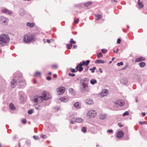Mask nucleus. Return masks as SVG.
<instances>
[{
    "instance_id": "obj_1",
    "label": "nucleus",
    "mask_w": 147,
    "mask_h": 147,
    "mask_svg": "<svg viewBox=\"0 0 147 147\" xmlns=\"http://www.w3.org/2000/svg\"><path fill=\"white\" fill-rule=\"evenodd\" d=\"M26 84L25 80L23 79L22 74L20 73L14 76L11 82V86L13 88L17 85L19 88H23Z\"/></svg>"
},
{
    "instance_id": "obj_2",
    "label": "nucleus",
    "mask_w": 147,
    "mask_h": 147,
    "mask_svg": "<svg viewBox=\"0 0 147 147\" xmlns=\"http://www.w3.org/2000/svg\"><path fill=\"white\" fill-rule=\"evenodd\" d=\"M10 40V38L8 35L3 34L0 35V47L7 45Z\"/></svg>"
},
{
    "instance_id": "obj_3",
    "label": "nucleus",
    "mask_w": 147,
    "mask_h": 147,
    "mask_svg": "<svg viewBox=\"0 0 147 147\" xmlns=\"http://www.w3.org/2000/svg\"><path fill=\"white\" fill-rule=\"evenodd\" d=\"M88 80L87 78H84L80 80L81 84L80 86V90L82 92H88L89 89L88 85Z\"/></svg>"
},
{
    "instance_id": "obj_4",
    "label": "nucleus",
    "mask_w": 147,
    "mask_h": 147,
    "mask_svg": "<svg viewBox=\"0 0 147 147\" xmlns=\"http://www.w3.org/2000/svg\"><path fill=\"white\" fill-rule=\"evenodd\" d=\"M36 40L35 35L33 34H30L25 35L24 37L23 41L26 43H28L33 42Z\"/></svg>"
},
{
    "instance_id": "obj_5",
    "label": "nucleus",
    "mask_w": 147,
    "mask_h": 147,
    "mask_svg": "<svg viewBox=\"0 0 147 147\" xmlns=\"http://www.w3.org/2000/svg\"><path fill=\"white\" fill-rule=\"evenodd\" d=\"M51 95L50 94H47L46 93H43L42 96H40V98L41 101L44 100H48L51 98Z\"/></svg>"
},
{
    "instance_id": "obj_6",
    "label": "nucleus",
    "mask_w": 147,
    "mask_h": 147,
    "mask_svg": "<svg viewBox=\"0 0 147 147\" xmlns=\"http://www.w3.org/2000/svg\"><path fill=\"white\" fill-rule=\"evenodd\" d=\"M9 21V20L7 18L3 16H0V23L3 25H7Z\"/></svg>"
},
{
    "instance_id": "obj_7",
    "label": "nucleus",
    "mask_w": 147,
    "mask_h": 147,
    "mask_svg": "<svg viewBox=\"0 0 147 147\" xmlns=\"http://www.w3.org/2000/svg\"><path fill=\"white\" fill-rule=\"evenodd\" d=\"M96 115V112L94 110L90 111L87 113V116L91 118L95 117Z\"/></svg>"
},
{
    "instance_id": "obj_8",
    "label": "nucleus",
    "mask_w": 147,
    "mask_h": 147,
    "mask_svg": "<svg viewBox=\"0 0 147 147\" xmlns=\"http://www.w3.org/2000/svg\"><path fill=\"white\" fill-rule=\"evenodd\" d=\"M76 117L73 115H70L69 118V120L70 124H74L76 123Z\"/></svg>"
},
{
    "instance_id": "obj_9",
    "label": "nucleus",
    "mask_w": 147,
    "mask_h": 147,
    "mask_svg": "<svg viewBox=\"0 0 147 147\" xmlns=\"http://www.w3.org/2000/svg\"><path fill=\"white\" fill-rule=\"evenodd\" d=\"M70 44H67L66 45V46L67 47V48L68 49H70L72 47L73 44H76V42L73 40L72 38L71 39L70 41Z\"/></svg>"
},
{
    "instance_id": "obj_10",
    "label": "nucleus",
    "mask_w": 147,
    "mask_h": 147,
    "mask_svg": "<svg viewBox=\"0 0 147 147\" xmlns=\"http://www.w3.org/2000/svg\"><path fill=\"white\" fill-rule=\"evenodd\" d=\"M115 104L118 105L120 107L123 106L124 104V102L122 100H117L115 102Z\"/></svg>"
},
{
    "instance_id": "obj_11",
    "label": "nucleus",
    "mask_w": 147,
    "mask_h": 147,
    "mask_svg": "<svg viewBox=\"0 0 147 147\" xmlns=\"http://www.w3.org/2000/svg\"><path fill=\"white\" fill-rule=\"evenodd\" d=\"M124 134V133L121 131H118L117 134L116 136L118 138H121L123 137Z\"/></svg>"
},
{
    "instance_id": "obj_12",
    "label": "nucleus",
    "mask_w": 147,
    "mask_h": 147,
    "mask_svg": "<svg viewBox=\"0 0 147 147\" xmlns=\"http://www.w3.org/2000/svg\"><path fill=\"white\" fill-rule=\"evenodd\" d=\"M108 91L107 90H102V92L100 93L101 96L103 97L107 95Z\"/></svg>"
},
{
    "instance_id": "obj_13",
    "label": "nucleus",
    "mask_w": 147,
    "mask_h": 147,
    "mask_svg": "<svg viewBox=\"0 0 147 147\" xmlns=\"http://www.w3.org/2000/svg\"><path fill=\"white\" fill-rule=\"evenodd\" d=\"M26 11L23 8H20L18 11V13L19 15L22 16H23L26 14Z\"/></svg>"
},
{
    "instance_id": "obj_14",
    "label": "nucleus",
    "mask_w": 147,
    "mask_h": 147,
    "mask_svg": "<svg viewBox=\"0 0 147 147\" xmlns=\"http://www.w3.org/2000/svg\"><path fill=\"white\" fill-rule=\"evenodd\" d=\"M145 59H146L144 57L142 56H140L136 58L135 59V62H140L142 61H144Z\"/></svg>"
},
{
    "instance_id": "obj_15",
    "label": "nucleus",
    "mask_w": 147,
    "mask_h": 147,
    "mask_svg": "<svg viewBox=\"0 0 147 147\" xmlns=\"http://www.w3.org/2000/svg\"><path fill=\"white\" fill-rule=\"evenodd\" d=\"M121 84H125L128 82V81L127 78H123L120 80Z\"/></svg>"
},
{
    "instance_id": "obj_16",
    "label": "nucleus",
    "mask_w": 147,
    "mask_h": 147,
    "mask_svg": "<svg viewBox=\"0 0 147 147\" xmlns=\"http://www.w3.org/2000/svg\"><path fill=\"white\" fill-rule=\"evenodd\" d=\"M1 11L2 12L8 14H10L11 13V11L10 10H7L6 9H3Z\"/></svg>"
},
{
    "instance_id": "obj_17",
    "label": "nucleus",
    "mask_w": 147,
    "mask_h": 147,
    "mask_svg": "<svg viewBox=\"0 0 147 147\" xmlns=\"http://www.w3.org/2000/svg\"><path fill=\"white\" fill-rule=\"evenodd\" d=\"M90 62V60H87L86 61H83L81 63L82 66H87L89 65Z\"/></svg>"
},
{
    "instance_id": "obj_18",
    "label": "nucleus",
    "mask_w": 147,
    "mask_h": 147,
    "mask_svg": "<svg viewBox=\"0 0 147 147\" xmlns=\"http://www.w3.org/2000/svg\"><path fill=\"white\" fill-rule=\"evenodd\" d=\"M59 100L63 102H66L69 100V98L67 97H63L60 98Z\"/></svg>"
},
{
    "instance_id": "obj_19",
    "label": "nucleus",
    "mask_w": 147,
    "mask_h": 147,
    "mask_svg": "<svg viewBox=\"0 0 147 147\" xmlns=\"http://www.w3.org/2000/svg\"><path fill=\"white\" fill-rule=\"evenodd\" d=\"M65 88L63 87H61L59 88L58 91L60 92L59 94L63 93L65 92Z\"/></svg>"
},
{
    "instance_id": "obj_20",
    "label": "nucleus",
    "mask_w": 147,
    "mask_h": 147,
    "mask_svg": "<svg viewBox=\"0 0 147 147\" xmlns=\"http://www.w3.org/2000/svg\"><path fill=\"white\" fill-rule=\"evenodd\" d=\"M40 97V96H38L37 97L35 98H34V102L35 103H40L42 101H41L40 99L39 98Z\"/></svg>"
},
{
    "instance_id": "obj_21",
    "label": "nucleus",
    "mask_w": 147,
    "mask_h": 147,
    "mask_svg": "<svg viewBox=\"0 0 147 147\" xmlns=\"http://www.w3.org/2000/svg\"><path fill=\"white\" fill-rule=\"evenodd\" d=\"M106 62L105 61L100 59H97L95 61V63H104Z\"/></svg>"
},
{
    "instance_id": "obj_22",
    "label": "nucleus",
    "mask_w": 147,
    "mask_h": 147,
    "mask_svg": "<svg viewBox=\"0 0 147 147\" xmlns=\"http://www.w3.org/2000/svg\"><path fill=\"white\" fill-rule=\"evenodd\" d=\"M92 1H88L84 3V5L85 7H88L92 5Z\"/></svg>"
},
{
    "instance_id": "obj_23",
    "label": "nucleus",
    "mask_w": 147,
    "mask_h": 147,
    "mask_svg": "<svg viewBox=\"0 0 147 147\" xmlns=\"http://www.w3.org/2000/svg\"><path fill=\"white\" fill-rule=\"evenodd\" d=\"M95 16L96 18V19L97 20H99L102 18V15L99 14H97L95 15Z\"/></svg>"
},
{
    "instance_id": "obj_24",
    "label": "nucleus",
    "mask_w": 147,
    "mask_h": 147,
    "mask_svg": "<svg viewBox=\"0 0 147 147\" xmlns=\"http://www.w3.org/2000/svg\"><path fill=\"white\" fill-rule=\"evenodd\" d=\"M86 103L88 105H91L93 103V101L92 99H87L86 102Z\"/></svg>"
},
{
    "instance_id": "obj_25",
    "label": "nucleus",
    "mask_w": 147,
    "mask_h": 147,
    "mask_svg": "<svg viewBox=\"0 0 147 147\" xmlns=\"http://www.w3.org/2000/svg\"><path fill=\"white\" fill-rule=\"evenodd\" d=\"M76 123H81L83 122L84 120L81 118L80 117H76Z\"/></svg>"
},
{
    "instance_id": "obj_26",
    "label": "nucleus",
    "mask_w": 147,
    "mask_h": 147,
    "mask_svg": "<svg viewBox=\"0 0 147 147\" xmlns=\"http://www.w3.org/2000/svg\"><path fill=\"white\" fill-rule=\"evenodd\" d=\"M138 4L140 7V8L143 7L144 6V4L142 1H140V0H138Z\"/></svg>"
},
{
    "instance_id": "obj_27",
    "label": "nucleus",
    "mask_w": 147,
    "mask_h": 147,
    "mask_svg": "<svg viewBox=\"0 0 147 147\" xmlns=\"http://www.w3.org/2000/svg\"><path fill=\"white\" fill-rule=\"evenodd\" d=\"M78 65V71L80 72L82 71L83 69V68L82 67V63H79Z\"/></svg>"
},
{
    "instance_id": "obj_28",
    "label": "nucleus",
    "mask_w": 147,
    "mask_h": 147,
    "mask_svg": "<svg viewBox=\"0 0 147 147\" xmlns=\"http://www.w3.org/2000/svg\"><path fill=\"white\" fill-rule=\"evenodd\" d=\"M48 127L49 130H51L52 129L54 130L55 127L54 125L50 124L48 126Z\"/></svg>"
},
{
    "instance_id": "obj_29",
    "label": "nucleus",
    "mask_w": 147,
    "mask_h": 147,
    "mask_svg": "<svg viewBox=\"0 0 147 147\" xmlns=\"http://www.w3.org/2000/svg\"><path fill=\"white\" fill-rule=\"evenodd\" d=\"M74 106L76 108H80L81 105L79 103L77 102L75 103L74 104Z\"/></svg>"
},
{
    "instance_id": "obj_30",
    "label": "nucleus",
    "mask_w": 147,
    "mask_h": 147,
    "mask_svg": "<svg viewBox=\"0 0 147 147\" xmlns=\"http://www.w3.org/2000/svg\"><path fill=\"white\" fill-rule=\"evenodd\" d=\"M146 63L144 62H141L139 63V65L141 67H144L146 65Z\"/></svg>"
},
{
    "instance_id": "obj_31",
    "label": "nucleus",
    "mask_w": 147,
    "mask_h": 147,
    "mask_svg": "<svg viewBox=\"0 0 147 147\" xmlns=\"http://www.w3.org/2000/svg\"><path fill=\"white\" fill-rule=\"evenodd\" d=\"M9 106L10 109L11 110H14L16 109V108L13 103H10Z\"/></svg>"
},
{
    "instance_id": "obj_32",
    "label": "nucleus",
    "mask_w": 147,
    "mask_h": 147,
    "mask_svg": "<svg viewBox=\"0 0 147 147\" xmlns=\"http://www.w3.org/2000/svg\"><path fill=\"white\" fill-rule=\"evenodd\" d=\"M90 83L92 85H94L97 83V80L95 79H92L90 80Z\"/></svg>"
},
{
    "instance_id": "obj_33",
    "label": "nucleus",
    "mask_w": 147,
    "mask_h": 147,
    "mask_svg": "<svg viewBox=\"0 0 147 147\" xmlns=\"http://www.w3.org/2000/svg\"><path fill=\"white\" fill-rule=\"evenodd\" d=\"M107 115L105 114H101L100 116V118L102 119L103 120L107 117Z\"/></svg>"
},
{
    "instance_id": "obj_34",
    "label": "nucleus",
    "mask_w": 147,
    "mask_h": 147,
    "mask_svg": "<svg viewBox=\"0 0 147 147\" xmlns=\"http://www.w3.org/2000/svg\"><path fill=\"white\" fill-rule=\"evenodd\" d=\"M26 25L28 26H30L31 27H32L34 26V24L33 23H30L28 22L27 23Z\"/></svg>"
},
{
    "instance_id": "obj_35",
    "label": "nucleus",
    "mask_w": 147,
    "mask_h": 147,
    "mask_svg": "<svg viewBox=\"0 0 147 147\" xmlns=\"http://www.w3.org/2000/svg\"><path fill=\"white\" fill-rule=\"evenodd\" d=\"M41 76V73L38 71H36L35 72V74L33 75V76H37V77Z\"/></svg>"
},
{
    "instance_id": "obj_36",
    "label": "nucleus",
    "mask_w": 147,
    "mask_h": 147,
    "mask_svg": "<svg viewBox=\"0 0 147 147\" xmlns=\"http://www.w3.org/2000/svg\"><path fill=\"white\" fill-rule=\"evenodd\" d=\"M33 106L35 108L38 110H39L40 109V106L38 105L37 104H35Z\"/></svg>"
},
{
    "instance_id": "obj_37",
    "label": "nucleus",
    "mask_w": 147,
    "mask_h": 147,
    "mask_svg": "<svg viewBox=\"0 0 147 147\" xmlns=\"http://www.w3.org/2000/svg\"><path fill=\"white\" fill-rule=\"evenodd\" d=\"M19 99L20 100V102H23L24 101V98L22 95H19Z\"/></svg>"
},
{
    "instance_id": "obj_38",
    "label": "nucleus",
    "mask_w": 147,
    "mask_h": 147,
    "mask_svg": "<svg viewBox=\"0 0 147 147\" xmlns=\"http://www.w3.org/2000/svg\"><path fill=\"white\" fill-rule=\"evenodd\" d=\"M30 140L27 139L26 142V144L28 146H30Z\"/></svg>"
},
{
    "instance_id": "obj_39",
    "label": "nucleus",
    "mask_w": 147,
    "mask_h": 147,
    "mask_svg": "<svg viewBox=\"0 0 147 147\" xmlns=\"http://www.w3.org/2000/svg\"><path fill=\"white\" fill-rule=\"evenodd\" d=\"M97 57L98 58H100V57L103 56V55L102 53L100 52V53H98L97 54Z\"/></svg>"
},
{
    "instance_id": "obj_40",
    "label": "nucleus",
    "mask_w": 147,
    "mask_h": 147,
    "mask_svg": "<svg viewBox=\"0 0 147 147\" xmlns=\"http://www.w3.org/2000/svg\"><path fill=\"white\" fill-rule=\"evenodd\" d=\"M81 131L84 133H86L87 131L86 128L85 127H83L81 129Z\"/></svg>"
},
{
    "instance_id": "obj_41",
    "label": "nucleus",
    "mask_w": 147,
    "mask_h": 147,
    "mask_svg": "<svg viewBox=\"0 0 147 147\" xmlns=\"http://www.w3.org/2000/svg\"><path fill=\"white\" fill-rule=\"evenodd\" d=\"M96 67H94L92 68H90L89 69L91 71V72L92 73H93L94 72V70L96 69Z\"/></svg>"
},
{
    "instance_id": "obj_42",
    "label": "nucleus",
    "mask_w": 147,
    "mask_h": 147,
    "mask_svg": "<svg viewBox=\"0 0 147 147\" xmlns=\"http://www.w3.org/2000/svg\"><path fill=\"white\" fill-rule=\"evenodd\" d=\"M33 112V109H29L28 111V113L29 115H31L32 114Z\"/></svg>"
},
{
    "instance_id": "obj_43",
    "label": "nucleus",
    "mask_w": 147,
    "mask_h": 147,
    "mask_svg": "<svg viewBox=\"0 0 147 147\" xmlns=\"http://www.w3.org/2000/svg\"><path fill=\"white\" fill-rule=\"evenodd\" d=\"M129 114V113L128 111H126L123 114V116H125L128 115Z\"/></svg>"
},
{
    "instance_id": "obj_44",
    "label": "nucleus",
    "mask_w": 147,
    "mask_h": 147,
    "mask_svg": "<svg viewBox=\"0 0 147 147\" xmlns=\"http://www.w3.org/2000/svg\"><path fill=\"white\" fill-rule=\"evenodd\" d=\"M52 68L53 69H57L58 68L57 65L56 64H53L52 65Z\"/></svg>"
},
{
    "instance_id": "obj_45",
    "label": "nucleus",
    "mask_w": 147,
    "mask_h": 147,
    "mask_svg": "<svg viewBox=\"0 0 147 147\" xmlns=\"http://www.w3.org/2000/svg\"><path fill=\"white\" fill-rule=\"evenodd\" d=\"M101 50L102 52L104 54L107 51V50L105 49H102Z\"/></svg>"
},
{
    "instance_id": "obj_46",
    "label": "nucleus",
    "mask_w": 147,
    "mask_h": 147,
    "mask_svg": "<svg viewBox=\"0 0 147 147\" xmlns=\"http://www.w3.org/2000/svg\"><path fill=\"white\" fill-rule=\"evenodd\" d=\"M123 62H120V63H118L117 64V65L118 66H120L121 65H123Z\"/></svg>"
},
{
    "instance_id": "obj_47",
    "label": "nucleus",
    "mask_w": 147,
    "mask_h": 147,
    "mask_svg": "<svg viewBox=\"0 0 147 147\" xmlns=\"http://www.w3.org/2000/svg\"><path fill=\"white\" fill-rule=\"evenodd\" d=\"M41 137L43 139H45L47 138V136L45 135L41 134Z\"/></svg>"
},
{
    "instance_id": "obj_48",
    "label": "nucleus",
    "mask_w": 147,
    "mask_h": 147,
    "mask_svg": "<svg viewBox=\"0 0 147 147\" xmlns=\"http://www.w3.org/2000/svg\"><path fill=\"white\" fill-rule=\"evenodd\" d=\"M75 75H76L74 74L71 73H69V76H70L74 77V76Z\"/></svg>"
},
{
    "instance_id": "obj_49",
    "label": "nucleus",
    "mask_w": 147,
    "mask_h": 147,
    "mask_svg": "<svg viewBox=\"0 0 147 147\" xmlns=\"http://www.w3.org/2000/svg\"><path fill=\"white\" fill-rule=\"evenodd\" d=\"M22 122L24 124H26V119H23L22 120Z\"/></svg>"
},
{
    "instance_id": "obj_50",
    "label": "nucleus",
    "mask_w": 147,
    "mask_h": 147,
    "mask_svg": "<svg viewBox=\"0 0 147 147\" xmlns=\"http://www.w3.org/2000/svg\"><path fill=\"white\" fill-rule=\"evenodd\" d=\"M33 138L35 140H39V138L38 136H33Z\"/></svg>"
},
{
    "instance_id": "obj_51",
    "label": "nucleus",
    "mask_w": 147,
    "mask_h": 147,
    "mask_svg": "<svg viewBox=\"0 0 147 147\" xmlns=\"http://www.w3.org/2000/svg\"><path fill=\"white\" fill-rule=\"evenodd\" d=\"M121 42V40L120 38H119L117 40V44H119Z\"/></svg>"
},
{
    "instance_id": "obj_52",
    "label": "nucleus",
    "mask_w": 147,
    "mask_h": 147,
    "mask_svg": "<svg viewBox=\"0 0 147 147\" xmlns=\"http://www.w3.org/2000/svg\"><path fill=\"white\" fill-rule=\"evenodd\" d=\"M139 123L140 125H142L143 124H145V121H144L143 122L140 121L139 122Z\"/></svg>"
},
{
    "instance_id": "obj_53",
    "label": "nucleus",
    "mask_w": 147,
    "mask_h": 147,
    "mask_svg": "<svg viewBox=\"0 0 147 147\" xmlns=\"http://www.w3.org/2000/svg\"><path fill=\"white\" fill-rule=\"evenodd\" d=\"M107 131L109 133H112L113 132V130L112 129H109L107 130Z\"/></svg>"
},
{
    "instance_id": "obj_54",
    "label": "nucleus",
    "mask_w": 147,
    "mask_h": 147,
    "mask_svg": "<svg viewBox=\"0 0 147 147\" xmlns=\"http://www.w3.org/2000/svg\"><path fill=\"white\" fill-rule=\"evenodd\" d=\"M71 71L73 73L76 72V70L74 69L71 68Z\"/></svg>"
},
{
    "instance_id": "obj_55",
    "label": "nucleus",
    "mask_w": 147,
    "mask_h": 147,
    "mask_svg": "<svg viewBox=\"0 0 147 147\" xmlns=\"http://www.w3.org/2000/svg\"><path fill=\"white\" fill-rule=\"evenodd\" d=\"M51 77L47 76L46 78V79L48 80H51Z\"/></svg>"
},
{
    "instance_id": "obj_56",
    "label": "nucleus",
    "mask_w": 147,
    "mask_h": 147,
    "mask_svg": "<svg viewBox=\"0 0 147 147\" xmlns=\"http://www.w3.org/2000/svg\"><path fill=\"white\" fill-rule=\"evenodd\" d=\"M69 92L70 93H72L73 91V88H70L69 89Z\"/></svg>"
},
{
    "instance_id": "obj_57",
    "label": "nucleus",
    "mask_w": 147,
    "mask_h": 147,
    "mask_svg": "<svg viewBox=\"0 0 147 147\" xmlns=\"http://www.w3.org/2000/svg\"><path fill=\"white\" fill-rule=\"evenodd\" d=\"M79 21V19H77L76 20H75L74 22L76 24H77L78 23V22Z\"/></svg>"
},
{
    "instance_id": "obj_58",
    "label": "nucleus",
    "mask_w": 147,
    "mask_h": 147,
    "mask_svg": "<svg viewBox=\"0 0 147 147\" xmlns=\"http://www.w3.org/2000/svg\"><path fill=\"white\" fill-rule=\"evenodd\" d=\"M118 125L119 126V127H123V125H122L121 123H118Z\"/></svg>"
},
{
    "instance_id": "obj_59",
    "label": "nucleus",
    "mask_w": 147,
    "mask_h": 147,
    "mask_svg": "<svg viewBox=\"0 0 147 147\" xmlns=\"http://www.w3.org/2000/svg\"><path fill=\"white\" fill-rule=\"evenodd\" d=\"M89 68V67L88 66H87V67H86L84 71H86Z\"/></svg>"
},
{
    "instance_id": "obj_60",
    "label": "nucleus",
    "mask_w": 147,
    "mask_h": 147,
    "mask_svg": "<svg viewBox=\"0 0 147 147\" xmlns=\"http://www.w3.org/2000/svg\"><path fill=\"white\" fill-rule=\"evenodd\" d=\"M119 50V49H116V51L114 50L113 51H114V53H117L118 52Z\"/></svg>"
},
{
    "instance_id": "obj_61",
    "label": "nucleus",
    "mask_w": 147,
    "mask_h": 147,
    "mask_svg": "<svg viewBox=\"0 0 147 147\" xmlns=\"http://www.w3.org/2000/svg\"><path fill=\"white\" fill-rule=\"evenodd\" d=\"M111 1L113 3L117 2L116 0H111Z\"/></svg>"
},
{
    "instance_id": "obj_62",
    "label": "nucleus",
    "mask_w": 147,
    "mask_h": 147,
    "mask_svg": "<svg viewBox=\"0 0 147 147\" xmlns=\"http://www.w3.org/2000/svg\"><path fill=\"white\" fill-rule=\"evenodd\" d=\"M76 71L77 72L78 71V70L79 69L78 66V65L76 67Z\"/></svg>"
},
{
    "instance_id": "obj_63",
    "label": "nucleus",
    "mask_w": 147,
    "mask_h": 147,
    "mask_svg": "<svg viewBox=\"0 0 147 147\" xmlns=\"http://www.w3.org/2000/svg\"><path fill=\"white\" fill-rule=\"evenodd\" d=\"M77 48V46L76 45H74L73 47V48L74 49H76Z\"/></svg>"
},
{
    "instance_id": "obj_64",
    "label": "nucleus",
    "mask_w": 147,
    "mask_h": 147,
    "mask_svg": "<svg viewBox=\"0 0 147 147\" xmlns=\"http://www.w3.org/2000/svg\"><path fill=\"white\" fill-rule=\"evenodd\" d=\"M99 71L101 73H102V69L101 68H100L99 69Z\"/></svg>"
}]
</instances>
